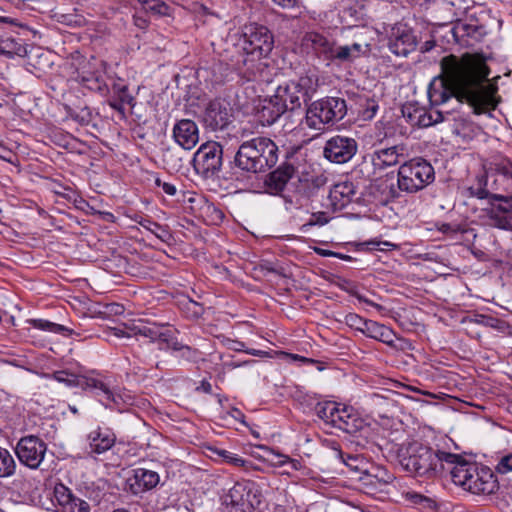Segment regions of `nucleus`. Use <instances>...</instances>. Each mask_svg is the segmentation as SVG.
Listing matches in <instances>:
<instances>
[{
	"instance_id": "4c0bfd02",
	"label": "nucleus",
	"mask_w": 512,
	"mask_h": 512,
	"mask_svg": "<svg viewBox=\"0 0 512 512\" xmlns=\"http://www.w3.org/2000/svg\"><path fill=\"white\" fill-rule=\"evenodd\" d=\"M332 213L329 210L313 212L308 221L301 226V231L307 232L313 226L321 227L326 225L333 218Z\"/></svg>"
},
{
	"instance_id": "6ab92c4d",
	"label": "nucleus",
	"mask_w": 512,
	"mask_h": 512,
	"mask_svg": "<svg viewBox=\"0 0 512 512\" xmlns=\"http://www.w3.org/2000/svg\"><path fill=\"white\" fill-rule=\"evenodd\" d=\"M160 481L157 472L144 468L133 470V475L127 478L126 488L134 495L141 494L155 488Z\"/></svg>"
},
{
	"instance_id": "864d4df0",
	"label": "nucleus",
	"mask_w": 512,
	"mask_h": 512,
	"mask_svg": "<svg viewBox=\"0 0 512 512\" xmlns=\"http://www.w3.org/2000/svg\"><path fill=\"white\" fill-rule=\"evenodd\" d=\"M496 470L501 474H507L512 471V453L500 458L496 465Z\"/></svg>"
},
{
	"instance_id": "a19ab883",
	"label": "nucleus",
	"mask_w": 512,
	"mask_h": 512,
	"mask_svg": "<svg viewBox=\"0 0 512 512\" xmlns=\"http://www.w3.org/2000/svg\"><path fill=\"white\" fill-rule=\"evenodd\" d=\"M28 323L36 329L54 334H65L69 331L65 326L45 319H30Z\"/></svg>"
},
{
	"instance_id": "ea45409f",
	"label": "nucleus",
	"mask_w": 512,
	"mask_h": 512,
	"mask_svg": "<svg viewBox=\"0 0 512 512\" xmlns=\"http://www.w3.org/2000/svg\"><path fill=\"white\" fill-rule=\"evenodd\" d=\"M237 74L243 82H262L264 81V69L260 68L259 66H240L239 69H237Z\"/></svg>"
},
{
	"instance_id": "c9c22d12",
	"label": "nucleus",
	"mask_w": 512,
	"mask_h": 512,
	"mask_svg": "<svg viewBox=\"0 0 512 512\" xmlns=\"http://www.w3.org/2000/svg\"><path fill=\"white\" fill-rule=\"evenodd\" d=\"M138 224L144 229L154 234L158 239H160L163 242H168L172 238L169 230L166 227L150 219L141 218V220L138 221Z\"/></svg>"
},
{
	"instance_id": "de8ad7c7",
	"label": "nucleus",
	"mask_w": 512,
	"mask_h": 512,
	"mask_svg": "<svg viewBox=\"0 0 512 512\" xmlns=\"http://www.w3.org/2000/svg\"><path fill=\"white\" fill-rule=\"evenodd\" d=\"M64 512H90V505L83 499L72 497L69 504L63 510Z\"/></svg>"
},
{
	"instance_id": "72a5a7b5",
	"label": "nucleus",
	"mask_w": 512,
	"mask_h": 512,
	"mask_svg": "<svg viewBox=\"0 0 512 512\" xmlns=\"http://www.w3.org/2000/svg\"><path fill=\"white\" fill-rule=\"evenodd\" d=\"M17 464L12 454L0 446V478L12 477L16 472Z\"/></svg>"
},
{
	"instance_id": "393cba45",
	"label": "nucleus",
	"mask_w": 512,
	"mask_h": 512,
	"mask_svg": "<svg viewBox=\"0 0 512 512\" xmlns=\"http://www.w3.org/2000/svg\"><path fill=\"white\" fill-rule=\"evenodd\" d=\"M88 440L91 452L102 454L113 447L116 436L109 429L97 428L89 433Z\"/></svg>"
},
{
	"instance_id": "7c9ffc66",
	"label": "nucleus",
	"mask_w": 512,
	"mask_h": 512,
	"mask_svg": "<svg viewBox=\"0 0 512 512\" xmlns=\"http://www.w3.org/2000/svg\"><path fill=\"white\" fill-rule=\"evenodd\" d=\"M81 388L83 390L91 391L96 396H99L101 402H104L106 396L111 395L110 386L99 378L82 377Z\"/></svg>"
},
{
	"instance_id": "6e6d98bb",
	"label": "nucleus",
	"mask_w": 512,
	"mask_h": 512,
	"mask_svg": "<svg viewBox=\"0 0 512 512\" xmlns=\"http://www.w3.org/2000/svg\"><path fill=\"white\" fill-rule=\"evenodd\" d=\"M420 52L422 54H440L443 52V49L441 46H438L435 41L433 40H429V41H426L420 48Z\"/></svg>"
},
{
	"instance_id": "f8f14e48",
	"label": "nucleus",
	"mask_w": 512,
	"mask_h": 512,
	"mask_svg": "<svg viewBox=\"0 0 512 512\" xmlns=\"http://www.w3.org/2000/svg\"><path fill=\"white\" fill-rule=\"evenodd\" d=\"M222 155L223 148L218 142H206L194 154L193 167L203 177H213L222 167Z\"/></svg>"
},
{
	"instance_id": "4be33fe9",
	"label": "nucleus",
	"mask_w": 512,
	"mask_h": 512,
	"mask_svg": "<svg viewBox=\"0 0 512 512\" xmlns=\"http://www.w3.org/2000/svg\"><path fill=\"white\" fill-rule=\"evenodd\" d=\"M280 101L281 98L276 97V95L261 101L257 114L263 125H272L286 112V106Z\"/></svg>"
},
{
	"instance_id": "0e129e2a",
	"label": "nucleus",
	"mask_w": 512,
	"mask_h": 512,
	"mask_svg": "<svg viewBox=\"0 0 512 512\" xmlns=\"http://www.w3.org/2000/svg\"><path fill=\"white\" fill-rule=\"evenodd\" d=\"M125 105H127L126 103H122V101H119V100H112V101H109V106L116 110L118 113L121 114L122 118L125 117Z\"/></svg>"
},
{
	"instance_id": "9b49d317",
	"label": "nucleus",
	"mask_w": 512,
	"mask_h": 512,
	"mask_svg": "<svg viewBox=\"0 0 512 512\" xmlns=\"http://www.w3.org/2000/svg\"><path fill=\"white\" fill-rule=\"evenodd\" d=\"M486 34V27L478 19L469 17L454 22L443 37L447 42L453 40L459 46L470 47L481 41Z\"/></svg>"
},
{
	"instance_id": "4d7b16f0",
	"label": "nucleus",
	"mask_w": 512,
	"mask_h": 512,
	"mask_svg": "<svg viewBox=\"0 0 512 512\" xmlns=\"http://www.w3.org/2000/svg\"><path fill=\"white\" fill-rule=\"evenodd\" d=\"M350 293H351V295H352V296H354V297H355L359 302H363V303H365V304H367V305H370V306L374 307L375 309H377V311H379V312H383V311H385V308H384L382 305H380V304H378V303L373 302L372 300H370V299L366 298L364 295L360 294L359 292H357V291H354V290H353V291H351Z\"/></svg>"
},
{
	"instance_id": "603ef678",
	"label": "nucleus",
	"mask_w": 512,
	"mask_h": 512,
	"mask_svg": "<svg viewBox=\"0 0 512 512\" xmlns=\"http://www.w3.org/2000/svg\"><path fill=\"white\" fill-rule=\"evenodd\" d=\"M160 328H161L160 326H156V325L136 327L135 335H137V334L142 335L144 337L150 338L152 342H155L156 338H157L156 335H158Z\"/></svg>"
},
{
	"instance_id": "aec40b11",
	"label": "nucleus",
	"mask_w": 512,
	"mask_h": 512,
	"mask_svg": "<svg viewBox=\"0 0 512 512\" xmlns=\"http://www.w3.org/2000/svg\"><path fill=\"white\" fill-rule=\"evenodd\" d=\"M72 79L84 87L98 92H104L109 87L105 73L101 70H92L91 66L76 67Z\"/></svg>"
},
{
	"instance_id": "473e14b6",
	"label": "nucleus",
	"mask_w": 512,
	"mask_h": 512,
	"mask_svg": "<svg viewBox=\"0 0 512 512\" xmlns=\"http://www.w3.org/2000/svg\"><path fill=\"white\" fill-rule=\"evenodd\" d=\"M244 491L245 487L241 484H235L225 496L224 502L226 505H231L235 512L244 511Z\"/></svg>"
},
{
	"instance_id": "a878e982",
	"label": "nucleus",
	"mask_w": 512,
	"mask_h": 512,
	"mask_svg": "<svg viewBox=\"0 0 512 512\" xmlns=\"http://www.w3.org/2000/svg\"><path fill=\"white\" fill-rule=\"evenodd\" d=\"M260 449L264 452L261 456V460L271 467L280 468L288 465L294 471H298L302 468L301 462L297 459L290 458L288 455L266 446H261Z\"/></svg>"
},
{
	"instance_id": "3c124183",
	"label": "nucleus",
	"mask_w": 512,
	"mask_h": 512,
	"mask_svg": "<svg viewBox=\"0 0 512 512\" xmlns=\"http://www.w3.org/2000/svg\"><path fill=\"white\" fill-rule=\"evenodd\" d=\"M175 351L179 352L180 356L188 361H197L201 357V353L198 349L183 345L181 343L180 348L175 349Z\"/></svg>"
},
{
	"instance_id": "69168bd1",
	"label": "nucleus",
	"mask_w": 512,
	"mask_h": 512,
	"mask_svg": "<svg viewBox=\"0 0 512 512\" xmlns=\"http://www.w3.org/2000/svg\"><path fill=\"white\" fill-rule=\"evenodd\" d=\"M276 5L282 8H293L299 5L300 0H272Z\"/></svg>"
},
{
	"instance_id": "0eeeda50",
	"label": "nucleus",
	"mask_w": 512,
	"mask_h": 512,
	"mask_svg": "<svg viewBox=\"0 0 512 512\" xmlns=\"http://www.w3.org/2000/svg\"><path fill=\"white\" fill-rule=\"evenodd\" d=\"M348 111L345 99L341 97H325L313 102L306 111L302 122L304 126L321 132L326 126H332L342 120Z\"/></svg>"
},
{
	"instance_id": "f704fd0d",
	"label": "nucleus",
	"mask_w": 512,
	"mask_h": 512,
	"mask_svg": "<svg viewBox=\"0 0 512 512\" xmlns=\"http://www.w3.org/2000/svg\"><path fill=\"white\" fill-rule=\"evenodd\" d=\"M156 341L159 344V349L165 350V349H172L175 351V349L180 348V342L174 337V334L171 329L161 327L158 335H156Z\"/></svg>"
},
{
	"instance_id": "6e6552de",
	"label": "nucleus",
	"mask_w": 512,
	"mask_h": 512,
	"mask_svg": "<svg viewBox=\"0 0 512 512\" xmlns=\"http://www.w3.org/2000/svg\"><path fill=\"white\" fill-rule=\"evenodd\" d=\"M315 412L326 425L348 434L357 433L364 425L363 419L358 416L352 407L333 401L318 403L315 406Z\"/></svg>"
},
{
	"instance_id": "e433bc0d",
	"label": "nucleus",
	"mask_w": 512,
	"mask_h": 512,
	"mask_svg": "<svg viewBox=\"0 0 512 512\" xmlns=\"http://www.w3.org/2000/svg\"><path fill=\"white\" fill-rule=\"evenodd\" d=\"M146 12L154 16H169L171 8L161 0H138Z\"/></svg>"
},
{
	"instance_id": "7ed1b4c3",
	"label": "nucleus",
	"mask_w": 512,
	"mask_h": 512,
	"mask_svg": "<svg viewBox=\"0 0 512 512\" xmlns=\"http://www.w3.org/2000/svg\"><path fill=\"white\" fill-rule=\"evenodd\" d=\"M400 464L415 476L433 478L450 470L459 459V455L435 450L418 442L410 443L400 453Z\"/></svg>"
},
{
	"instance_id": "f257e3e1",
	"label": "nucleus",
	"mask_w": 512,
	"mask_h": 512,
	"mask_svg": "<svg viewBox=\"0 0 512 512\" xmlns=\"http://www.w3.org/2000/svg\"><path fill=\"white\" fill-rule=\"evenodd\" d=\"M488 76V66H441L440 86L432 84L429 100L433 105H440L455 97L471 106L474 113H486L496 106L495 90L487 84Z\"/></svg>"
},
{
	"instance_id": "a211bd4d",
	"label": "nucleus",
	"mask_w": 512,
	"mask_h": 512,
	"mask_svg": "<svg viewBox=\"0 0 512 512\" xmlns=\"http://www.w3.org/2000/svg\"><path fill=\"white\" fill-rule=\"evenodd\" d=\"M172 137L180 147L191 150L199 142V128L193 120L181 119L174 124Z\"/></svg>"
},
{
	"instance_id": "79ce46f5",
	"label": "nucleus",
	"mask_w": 512,
	"mask_h": 512,
	"mask_svg": "<svg viewBox=\"0 0 512 512\" xmlns=\"http://www.w3.org/2000/svg\"><path fill=\"white\" fill-rule=\"evenodd\" d=\"M0 50L1 55H4L8 59H12L15 55L21 56L26 52L25 48L14 39L0 41Z\"/></svg>"
},
{
	"instance_id": "a18cd8bd",
	"label": "nucleus",
	"mask_w": 512,
	"mask_h": 512,
	"mask_svg": "<svg viewBox=\"0 0 512 512\" xmlns=\"http://www.w3.org/2000/svg\"><path fill=\"white\" fill-rule=\"evenodd\" d=\"M74 494L71 490L62 483L56 484L54 487V497L58 504L64 510L65 507L69 504Z\"/></svg>"
},
{
	"instance_id": "b1692460",
	"label": "nucleus",
	"mask_w": 512,
	"mask_h": 512,
	"mask_svg": "<svg viewBox=\"0 0 512 512\" xmlns=\"http://www.w3.org/2000/svg\"><path fill=\"white\" fill-rule=\"evenodd\" d=\"M294 172V166L287 163L282 164L275 171L271 172L265 180L268 192L274 195L281 193L294 175Z\"/></svg>"
},
{
	"instance_id": "680f3d73",
	"label": "nucleus",
	"mask_w": 512,
	"mask_h": 512,
	"mask_svg": "<svg viewBox=\"0 0 512 512\" xmlns=\"http://www.w3.org/2000/svg\"><path fill=\"white\" fill-rule=\"evenodd\" d=\"M156 184L158 187H161L164 193L169 196H174L177 192L176 186L172 183L162 182L160 179H157Z\"/></svg>"
},
{
	"instance_id": "1a4fd4ad",
	"label": "nucleus",
	"mask_w": 512,
	"mask_h": 512,
	"mask_svg": "<svg viewBox=\"0 0 512 512\" xmlns=\"http://www.w3.org/2000/svg\"><path fill=\"white\" fill-rule=\"evenodd\" d=\"M434 168L422 158L404 161L398 168L397 186L401 192L416 193L434 181Z\"/></svg>"
},
{
	"instance_id": "c03bdc74",
	"label": "nucleus",
	"mask_w": 512,
	"mask_h": 512,
	"mask_svg": "<svg viewBox=\"0 0 512 512\" xmlns=\"http://www.w3.org/2000/svg\"><path fill=\"white\" fill-rule=\"evenodd\" d=\"M52 377L57 382L64 383L69 387H81L82 384V377H78L64 370L54 372Z\"/></svg>"
},
{
	"instance_id": "f03ea898",
	"label": "nucleus",
	"mask_w": 512,
	"mask_h": 512,
	"mask_svg": "<svg viewBox=\"0 0 512 512\" xmlns=\"http://www.w3.org/2000/svg\"><path fill=\"white\" fill-rule=\"evenodd\" d=\"M349 32L353 36V41L338 46L323 34L309 32L303 38V46L312 48L317 55L323 56L326 60L351 62L368 56L374 40L373 30L365 26H355L349 28Z\"/></svg>"
},
{
	"instance_id": "f3484780",
	"label": "nucleus",
	"mask_w": 512,
	"mask_h": 512,
	"mask_svg": "<svg viewBox=\"0 0 512 512\" xmlns=\"http://www.w3.org/2000/svg\"><path fill=\"white\" fill-rule=\"evenodd\" d=\"M406 156L407 148L404 144L389 147L379 146L370 155L371 164L379 170L398 165L402 160H405Z\"/></svg>"
},
{
	"instance_id": "ddd939ff",
	"label": "nucleus",
	"mask_w": 512,
	"mask_h": 512,
	"mask_svg": "<svg viewBox=\"0 0 512 512\" xmlns=\"http://www.w3.org/2000/svg\"><path fill=\"white\" fill-rule=\"evenodd\" d=\"M200 121L210 131L224 130L233 121V109L227 100L215 98L205 105Z\"/></svg>"
},
{
	"instance_id": "49530a36",
	"label": "nucleus",
	"mask_w": 512,
	"mask_h": 512,
	"mask_svg": "<svg viewBox=\"0 0 512 512\" xmlns=\"http://www.w3.org/2000/svg\"><path fill=\"white\" fill-rule=\"evenodd\" d=\"M368 320L369 319H365L356 313H348L344 317V322L347 326L361 333H363Z\"/></svg>"
},
{
	"instance_id": "052dcab7",
	"label": "nucleus",
	"mask_w": 512,
	"mask_h": 512,
	"mask_svg": "<svg viewBox=\"0 0 512 512\" xmlns=\"http://www.w3.org/2000/svg\"><path fill=\"white\" fill-rule=\"evenodd\" d=\"M420 107H417L412 104H406L402 108V114L405 118H407L408 122L412 125V119L414 118V114L419 110Z\"/></svg>"
},
{
	"instance_id": "c756f323",
	"label": "nucleus",
	"mask_w": 512,
	"mask_h": 512,
	"mask_svg": "<svg viewBox=\"0 0 512 512\" xmlns=\"http://www.w3.org/2000/svg\"><path fill=\"white\" fill-rule=\"evenodd\" d=\"M443 121V114L438 110L427 111L425 108L420 107L414 118L412 119L413 126L429 127Z\"/></svg>"
},
{
	"instance_id": "2eb2a0df",
	"label": "nucleus",
	"mask_w": 512,
	"mask_h": 512,
	"mask_svg": "<svg viewBox=\"0 0 512 512\" xmlns=\"http://www.w3.org/2000/svg\"><path fill=\"white\" fill-rule=\"evenodd\" d=\"M358 151L355 138L335 135L329 138L323 148L324 157L332 163L344 164L349 162Z\"/></svg>"
},
{
	"instance_id": "4468645a",
	"label": "nucleus",
	"mask_w": 512,
	"mask_h": 512,
	"mask_svg": "<svg viewBox=\"0 0 512 512\" xmlns=\"http://www.w3.org/2000/svg\"><path fill=\"white\" fill-rule=\"evenodd\" d=\"M46 451V443L34 435L22 437L15 447V454L19 462L32 470L40 467L45 458Z\"/></svg>"
},
{
	"instance_id": "2f4dec72",
	"label": "nucleus",
	"mask_w": 512,
	"mask_h": 512,
	"mask_svg": "<svg viewBox=\"0 0 512 512\" xmlns=\"http://www.w3.org/2000/svg\"><path fill=\"white\" fill-rule=\"evenodd\" d=\"M212 451L216 453L218 456H220L223 459V461L235 467H241L245 471L256 469L252 462L243 459L238 454L232 453L224 449H213Z\"/></svg>"
},
{
	"instance_id": "bb28decb",
	"label": "nucleus",
	"mask_w": 512,
	"mask_h": 512,
	"mask_svg": "<svg viewBox=\"0 0 512 512\" xmlns=\"http://www.w3.org/2000/svg\"><path fill=\"white\" fill-rule=\"evenodd\" d=\"M362 334H364L366 337L377 340L386 345H394V331L391 328L379 322L368 320Z\"/></svg>"
},
{
	"instance_id": "20e7f679",
	"label": "nucleus",
	"mask_w": 512,
	"mask_h": 512,
	"mask_svg": "<svg viewBox=\"0 0 512 512\" xmlns=\"http://www.w3.org/2000/svg\"><path fill=\"white\" fill-rule=\"evenodd\" d=\"M490 177L489 172L477 176V183L469 188L471 195L489 200V206L481 209L479 218L483 225L512 230V197L492 193L488 188Z\"/></svg>"
},
{
	"instance_id": "338daca9",
	"label": "nucleus",
	"mask_w": 512,
	"mask_h": 512,
	"mask_svg": "<svg viewBox=\"0 0 512 512\" xmlns=\"http://www.w3.org/2000/svg\"><path fill=\"white\" fill-rule=\"evenodd\" d=\"M0 23H5V24L12 25V26H17V27H24V25L21 24L18 21V19L10 17V16H0Z\"/></svg>"
},
{
	"instance_id": "13d9d810",
	"label": "nucleus",
	"mask_w": 512,
	"mask_h": 512,
	"mask_svg": "<svg viewBox=\"0 0 512 512\" xmlns=\"http://www.w3.org/2000/svg\"><path fill=\"white\" fill-rule=\"evenodd\" d=\"M117 96V100L122 101V103H126L127 105L134 107L135 105V99L134 97L129 93L128 86L123 90V92H119L115 94Z\"/></svg>"
},
{
	"instance_id": "423d86ee",
	"label": "nucleus",
	"mask_w": 512,
	"mask_h": 512,
	"mask_svg": "<svg viewBox=\"0 0 512 512\" xmlns=\"http://www.w3.org/2000/svg\"><path fill=\"white\" fill-rule=\"evenodd\" d=\"M450 474L454 484L473 494L490 495L499 488L497 477L489 467L467 461L460 455Z\"/></svg>"
},
{
	"instance_id": "39448f33",
	"label": "nucleus",
	"mask_w": 512,
	"mask_h": 512,
	"mask_svg": "<svg viewBox=\"0 0 512 512\" xmlns=\"http://www.w3.org/2000/svg\"><path fill=\"white\" fill-rule=\"evenodd\" d=\"M278 161V147L267 137H256L243 142L235 155L237 168L247 173H261Z\"/></svg>"
},
{
	"instance_id": "e2e57ef3",
	"label": "nucleus",
	"mask_w": 512,
	"mask_h": 512,
	"mask_svg": "<svg viewBox=\"0 0 512 512\" xmlns=\"http://www.w3.org/2000/svg\"><path fill=\"white\" fill-rule=\"evenodd\" d=\"M338 455L342 458L343 462L350 468L352 469H355V470H359V467L358 465L356 464V462H358V458L357 456H353V455H347L346 458H344V455L341 451L338 452Z\"/></svg>"
},
{
	"instance_id": "9d476101",
	"label": "nucleus",
	"mask_w": 512,
	"mask_h": 512,
	"mask_svg": "<svg viewBox=\"0 0 512 512\" xmlns=\"http://www.w3.org/2000/svg\"><path fill=\"white\" fill-rule=\"evenodd\" d=\"M242 48L250 59L244 62H254L269 54L273 47V36L267 27L249 23L242 28Z\"/></svg>"
},
{
	"instance_id": "774afa93",
	"label": "nucleus",
	"mask_w": 512,
	"mask_h": 512,
	"mask_svg": "<svg viewBox=\"0 0 512 512\" xmlns=\"http://www.w3.org/2000/svg\"><path fill=\"white\" fill-rule=\"evenodd\" d=\"M244 343L241 342V341H236V340H232L230 341V344H229V348L231 350H234V351H238V352H244L245 349H244Z\"/></svg>"
},
{
	"instance_id": "dca6fc26",
	"label": "nucleus",
	"mask_w": 512,
	"mask_h": 512,
	"mask_svg": "<svg viewBox=\"0 0 512 512\" xmlns=\"http://www.w3.org/2000/svg\"><path fill=\"white\" fill-rule=\"evenodd\" d=\"M417 38L406 24L397 23L389 35V49L397 56H407L416 49Z\"/></svg>"
},
{
	"instance_id": "bf43d9fd",
	"label": "nucleus",
	"mask_w": 512,
	"mask_h": 512,
	"mask_svg": "<svg viewBox=\"0 0 512 512\" xmlns=\"http://www.w3.org/2000/svg\"><path fill=\"white\" fill-rule=\"evenodd\" d=\"M106 80L107 82L111 81V86L114 94L123 92V90H125V88L127 87V85L120 78L116 79L111 76H106Z\"/></svg>"
},
{
	"instance_id": "cd10ccee",
	"label": "nucleus",
	"mask_w": 512,
	"mask_h": 512,
	"mask_svg": "<svg viewBox=\"0 0 512 512\" xmlns=\"http://www.w3.org/2000/svg\"><path fill=\"white\" fill-rule=\"evenodd\" d=\"M275 95L276 97L281 98L280 102L286 106V111H293L299 108L303 101L302 94L298 89V86L295 85V82H292L284 88L279 87Z\"/></svg>"
},
{
	"instance_id": "37998d69",
	"label": "nucleus",
	"mask_w": 512,
	"mask_h": 512,
	"mask_svg": "<svg viewBox=\"0 0 512 512\" xmlns=\"http://www.w3.org/2000/svg\"><path fill=\"white\" fill-rule=\"evenodd\" d=\"M490 165L491 171H495L497 174H500L507 179H512V162L509 159H495Z\"/></svg>"
},
{
	"instance_id": "412c9836",
	"label": "nucleus",
	"mask_w": 512,
	"mask_h": 512,
	"mask_svg": "<svg viewBox=\"0 0 512 512\" xmlns=\"http://www.w3.org/2000/svg\"><path fill=\"white\" fill-rule=\"evenodd\" d=\"M424 61L431 62L434 64H486L488 61L499 62L503 61L497 55L490 51H480V52H466L462 55V62H458L456 58L452 54H447L442 56L440 59L432 57H425Z\"/></svg>"
},
{
	"instance_id": "5fc2aeb1",
	"label": "nucleus",
	"mask_w": 512,
	"mask_h": 512,
	"mask_svg": "<svg viewBox=\"0 0 512 512\" xmlns=\"http://www.w3.org/2000/svg\"><path fill=\"white\" fill-rule=\"evenodd\" d=\"M407 499L416 505L422 506H430L433 503L430 498L416 492L407 493Z\"/></svg>"
},
{
	"instance_id": "c85d7f7f",
	"label": "nucleus",
	"mask_w": 512,
	"mask_h": 512,
	"mask_svg": "<svg viewBox=\"0 0 512 512\" xmlns=\"http://www.w3.org/2000/svg\"><path fill=\"white\" fill-rule=\"evenodd\" d=\"M351 110H355L364 120H371L377 113V102L366 95H358L355 99L354 106H350Z\"/></svg>"
},
{
	"instance_id": "5701e85b",
	"label": "nucleus",
	"mask_w": 512,
	"mask_h": 512,
	"mask_svg": "<svg viewBox=\"0 0 512 512\" xmlns=\"http://www.w3.org/2000/svg\"><path fill=\"white\" fill-rule=\"evenodd\" d=\"M354 194L355 191L352 183H337L329 191L328 206H330L332 212L342 210L351 203Z\"/></svg>"
},
{
	"instance_id": "8fccbe9b",
	"label": "nucleus",
	"mask_w": 512,
	"mask_h": 512,
	"mask_svg": "<svg viewBox=\"0 0 512 512\" xmlns=\"http://www.w3.org/2000/svg\"><path fill=\"white\" fill-rule=\"evenodd\" d=\"M126 402L127 401L120 393L116 392L114 389H111V395L106 396L104 402L102 403L109 408L121 409L122 405Z\"/></svg>"
},
{
	"instance_id": "58836bf2",
	"label": "nucleus",
	"mask_w": 512,
	"mask_h": 512,
	"mask_svg": "<svg viewBox=\"0 0 512 512\" xmlns=\"http://www.w3.org/2000/svg\"><path fill=\"white\" fill-rule=\"evenodd\" d=\"M295 85L298 86L302 94L303 101H307L311 98L312 94L316 91L318 86V79L315 75L304 76L299 79Z\"/></svg>"
},
{
	"instance_id": "09e8293b",
	"label": "nucleus",
	"mask_w": 512,
	"mask_h": 512,
	"mask_svg": "<svg viewBox=\"0 0 512 512\" xmlns=\"http://www.w3.org/2000/svg\"><path fill=\"white\" fill-rule=\"evenodd\" d=\"M360 479L367 486H371L374 489H381L384 485H386L389 482L391 476H388L387 479H383L379 478L377 475H371L370 473L365 472Z\"/></svg>"
}]
</instances>
